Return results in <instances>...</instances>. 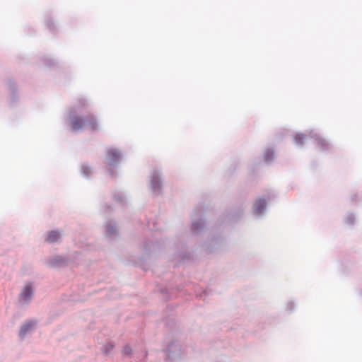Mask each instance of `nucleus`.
I'll use <instances>...</instances> for the list:
<instances>
[{
  "mask_svg": "<svg viewBox=\"0 0 362 362\" xmlns=\"http://www.w3.org/2000/svg\"><path fill=\"white\" fill-rule=\"evenodd\" d=\"M76 110L73 109L69 113L70 125L74 132H78L83 129L89 130L98 129V124L95 117L89 115L86 119L81 118L76 115Z\"/></svg>",
  "mask_w": 362,
  "mask_h": 362,
  "instance_id": "nucleus-1",
  "label": "nucleus"
},
{
  "mask_svg": "<svg viewBox=\"0 0 362 362\" xmlns=\"http://www.w3.org/2000/svg\"><path fill=\"white\" fill-rule=\"evenodd\" d=\"M81 173L85 177H88L90 175H91L92 170L89 166L83 164L81 165Z\"/></svg>",
  "mask_w": 362,
  "mask_h": 362,
  "instance_id": "nucleus-15",
  "label": "nucleus"
},
{
  "mask_svg": "<svg viewBox=\"0 0 362 362\" xmlns=\"http://www.w3.org/2000/svg\"><path fill=\"white\" fill-rule=\"evenodd\" d=\"M267 202L264 199H259L256 201L253 206V214L257 216H262L266 209Z\"/></svg>",
  "mask_w": 362,
  "mask_h": 362,
  "instance_id": "nucleus-7",
  "label": "nucleus"
},
{
  "mask_svg": "<svg viewBox=\"0 0 362 362\" xmlns=\"http://www.w3.org/2000/svg\"><path fill=\"white\" fill-rule=\"evenodd\" d=\"M69 262V258L66 255H53L45 260L47 266L51 268H58L64 266Z\"/></svg>",
  "mask_w": 362,
  "mask_h": 362,
  "instance_id": "nucleus-4",
  "label": "nucleus"
},
{
  "mask_svg": "<svg viewBox=\"0 0 362 362\" xmlns=\"http://www.w3.org/2000/svg\"><path fill=\"white\" fill-rule=\"evenodd\" d=\"M54 25V24H49L48 29L52 30Z\"/></svg>",
  "mask_w": 362,
  "mask_h": 362,
  "instance_id": "nucleus-21",
  "label": "nucleus"
},
{
  "mask_svg": "<svg viewBox=\"0 0 362 362\" xmlns=\"http://www.w3.org/2000/svg\"><path fill=\"white\" fill-rule=\"evenodd\" d=\"M290 305H293V303H288V305H287V306H288V308L290 306Z\"/></svg>",
  "mask_w": 362,
  "mask_h": 362,
  "instance_id": "nucleus-23",
  "label": "nucleus"
},
{
  "mask_svg": "<svg viewBox=\"0 0 362 362\" xmlns=\"http://www.w3.org/2000/svg\"><path fill=\"white\" fill-rule=\"evenodd\" d=\"M310 137L314 139L320 145L322 150L325 151L329 148V144L325 139H322L320 135L314 132H310Z\"/></svg>",
  "mask_w": 362,
  "mask_h": 362,
  "instance_id": "nucleus-8",
  "label": "nucleus"
},
{
  "mask_svg": "<svg viewBox=\"0 0 362 362\" xmlns=\"http://www.w3.org/2000/svg\"><path fill=\"white\" fill-rule=\"evenodd\" d=\"M62 235L59 230H51L47 233L45 240L49 243H54L61 239Z\"/></svg>",
  "mask_w": 362,
  "mask_h": 362,
  "instance_id": "nucleus-9",
  "label": "nucleus"
},
{
  "mask_svg": "<svg viewBox=\"0 0 362 362\" xmlns=\"http://www.w3.org/2000/svg\"><path fill=\"white\" fill-rule=\"evenodd\" d=\"M114 199L115 201H117V202L119 201V202H122L123 199H124V195L122 192H118L114 194Z\"/></svg>",
  "mask_w": 362,
  "mask_h": 362,
  "instance_id": "nucleus-17",
  "label": "nucleus"
},
{
  "mask_svg": "<svg viewBox=\"0 0 362 362\" xmlns=\"http://www.w3.org/2000/svg\"><path fill=\"white\" fill-rule=\"evenodd\" d=\"M112 349H113V345L110 343H107L105 345L103 346V351L105 354H109L110 353V351L112 350Z\"/></svg>",
  "mask_w": 362,
  "mask_h": 362,
  "instance_id": "nucleus-16",
  "label": "nucleus"
},
{
  "mask_svg": "<svg viewBox=\"0 0 362 362\" xmlns=\"http://www.w3.org/2000/svg\"><path fill=\"white\" fill-rule=\"evenodd\" d=\"M36 325L37 322L35 320H29L22 324L19 330V337L23 339L30 334L35 329Z\"/></svg>",
  "mask_w": 362,
  "mask_h": 362,
  "instance_id": "nucleus-6",
  "label": "nucleus"
},
{
  "mask_svg": "<svg viewBox=\"0 0 362 362\" xmlns=\"http://www.w3.org/2000/svg\"><path fill=\"white\" fill-rule=\"evenodd\" d=\"M34 291L35 287L32 283L25 284L19 293V303L23 305L28 304L33 298Z\"/></svg>",
  "mask_w": 362,
  "mask_h": 362,
  "instance_id": "nucleus-3",
  "label": "nucleus"
},
{
  "mask_svg": "<svg viewBox=\"0 0 362 362\" xmlns=\"http://www.w3.org/2000/svg\"><path fill=\"white\" fill-rule=\"evenodd\" d=\"M80 103H81V106H84L85 103H86L85 100H83L82 101H80Z\"/></svg>",
  "mask_w": 362,
  "mask_h": 362,
  "instance_id": "nucleus-20",
  "label": "nucleus"
},
{
  "mask_svg": "<svg viewBox=\"0 0 362 362\" xmlns=\"http://www.w3.org/2000/svg\"><path fill=\"white\" fill-rule=\"evenodd\" d=\"M306 136L302 133H297L294 136L295 144L298 146H302L303 141L305 139Z\"/></svg>",
  "mask_w": 362,
  "mask_h": 362,
  "instance_id": "nucleus-12",
  "label": "nucleus"
},
{
  "mask_svg": "<svg viewBox=\"0 0 362 362\" xmlns=\"http://www.w3.org/2000/svg\"><path fill=\"white\" fill-rule=\"evenodd\" d=\"M46 64H47V66H52V63H49H49H47Z\"/></svg>",
  "mask_w": 362,
  "mask_h": 362,
  "instance_id": "nucleus-22",
  "label": "nucleus"
},
{
  "mask_svg": "<svg viewBox=\"0 0 362 362\" xmlns=\"http://www.w3.org/2000/svg\"><path fill=\"white\" fill-rule=\"evenodd\" d=\"M151 187L153 194L158 195L161 192L162 182L160 173L153 170L151 174Z\"/></svg>",
  "mask_w": 362,
  "mask_h": 362,
  "instance_id": "nucleus-5",
  "label": "nucleus"
},
{
  "mask_svg": "<svg viewBox=\"0 0 362 362\" xmlns=\"http://www.w3.org/2000/svg\"><path fill=\"white\" fill-rule=\"evenodd\" d=\"M204 227V223L202 219L194 221L192 223L191 230L194 234H199L202 231Z\"/></svg>",
  "mask_w": 362,
  "mask_h": 362,
  "instance_id": "nucleus-10",
  "label": "nucleus"
},
{
  "mask_svg": "<svg viewBox=\"0 0 362 362\" xmlns=\"http://www.w3.org/2000/svg\"><path fill=\"white\" fill-rule=\"evenodd\" d=\"M106 228V234L107 235L112 238H114L117 234V229L115 227V223L112 221H108L105 226Z\"/></svg>",
  "mask_w": 362,
  "mask_h": 362,
  "instance_id": "nucleus-11",
  "label": "nucleus"
},
{
  "mask_svg": "<svg viewBox=\"0 0 362 362\" xmlns=\"http://www.w3.org/2000/svg\"><path fill=\"white\" fill-rule=\"evenodd\" d=\"M355 221V217L353 214H349L346 218V222L349 224V225H352L354 224Z\"/></svg>",
  "mask_w": 362,
  "mask_h": 362,
  "instance_id": "nucleus-18",
  "label": "nucleus"
},
{
  "mask_svg": "<svg viewBox=\"0 0 362 362\" xmlns=\"http://www.w3.org/2000/svg\"><path fill=\"white\" fill-rule=\"evenodd\" d=\"M274 151L272 148H268L264 155V161L267 163L271 162L274 158Z\"/></svg>",
  "mask_w": 362,
  "mask_h": 362,
  "instance_id": "nucleus-13",
  "label": "nucleus"
},
{
  "mask_svg": "<svg viewBox=\"0 0 362 362\" xmlns=\"http://www.w3.org/2000/svg\"><path fill=\"white\" fill-rule=\"evenodd\" d=\"M131 353V348L127 345L123 348L122 354L125 356L129 355Z\"/></svg>",
  "mask_w": 362,
  "mask_h": 362,
  "instance_id": "nucleus-19",
  "label": "nucleus"
},
{
  "mask_svg": "<svg viewBox=\"0 0 362 362\" xmlns=\"http://www.w3.org/2000/svg\"><path fill=\"white\" fill-rule=\"evenodd\" d=\"M122 157V153L116 148H110L107 151L106 163L111 175H113L111 168L115 167L120 162Z\"/></svg>",
  "mask_w": 362,
  "mask_h": 362,
  "instance_id": "nucleus-2",
  "label": "nucleus"
},
{
  "mask_svg": "<svg viewBox=\"0 0 362 362\" xmlns=\"http://www.w3.org/2000/svg\"><path fill=\"white\" fill-rule=\"evenodd\" d=\"M176 344L174 343H172L169 344V346L167 348V351L168 352V358L170 359H175V355L173 353V350L175 349Z\"/></svg>",
  "mask_w": 362,
  "mask_h": 362,
  "instance_id": "nucleus-14",
  "label": "nucleus"
}]
</instances>
